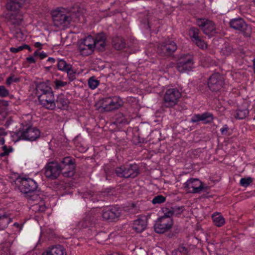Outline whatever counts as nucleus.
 Returning <instances> with one entry per match:
<instances>
[{
	"instance_id": "obj_57",
	"label": "nucleus",
	"mask_w": 255,
	"mask_h": 255,
	"mask_svg": "<svg viewBox=\"0 0 255 255\" xmlns=\"http://www.w3.org/2000/svg\"><path fill=\"white\" fill-rule=\"evenodd\" d=\"M5 143V139L3 137H2L0 139V145H4Z\"/></svg>"
},
{
	"instance_id": "obj_33",
	"label": "nucleus",
	"mask_w": 255,
	"mask_h": 255,
	"mask_svg": "<svg viewBox=\"0 0 255 255\" xmlns=\"http://www.w3.org/2000/svg\"><path fill=\"white\" fill-rule=\"evenodd\" d=\"M233 52V47L229 43H225L221 50V53L225 56L231 55Z\"/></svg>"
},
{
	"instance_id": "obj_7",
	"label": "nucleus",
	"mask_w": 255,
	"mask_h": 255,
	"mask_svg": "<svg viewBox=\"0 0 255 255\" xmlns=\"http://www.w3.org/2000/svg\"><path fill=\"white\" fill-rule=\"evenodd\" d=\"M196 23L203 33L209 37H213L217 34L216 24L212 20L205 18H198Z\"/></svg>"
},
{
	"instance_id": "obj_60",
	"label": "nucleus",
	"mask_w": 255,
	"mask_h": 255,
	"mask_svg": "<svg viewBox=\"0 0 255 255\" xmlns=\"http://www.w3.org/2000/svg\"><path fill=\"white\" fill-rule=\"evenodd\" d=\"M138 142L139 143H141V142H143V140H142V141L141 140H139Z\"/></svg>"
},
{
	"instance_id": "obj_51",
	"label": "nucleus",
	"mask_w": 255,
	"mask_h": 255,
	"mask_svg": "<svg viewBox=\"0 0 255 255\" xmlns=\"http://www.w3.org/2000/svg\"><path fill=\"white\" fill-rule=\"evenodd\" d=\"M39 57L40 59H43L47 57V54L42 51V52H40Z\"/></svg>"
},
{
	"instance_id": "obj_14",
	"label": "nucleus",
	"mask_w": 255,
	"mask_h": 255,
	"mask_svg": "<svg viewBox=\"0 0 255 255\" xmlns=\"http://www.w3.org/2000/svg\"><path fill=\"white\" fill-rule=\"evenodd\" d=\"M194 63L192 56L182 54L177 61L176 69L181 73L190 71L193 68Z\"/></svg>"
},
{
	"instance_id": "obj_13",
	"label": "nucleus",
	"mask_w": 255,
	"mask_h": 255,
	"mask_svg": "<svg viewBox=\"0 0 255 255\" xmlns=\"http://www.w3.org/2000/svg\"><path fill=\"white\" fill-rule=\"evenodd\" d=\"M225 84V79L219 73L212 74L208 79V87L212 92L220 91Z\"/></svg>"
},
{
	"instance_id": "obj_49",
	"label": "nucleus",
	"mask_w": 255,
	"mask_h": 255,
	"mask_svg": "<svg viewBox=\"0 0 255 255\" xmlns=\"http://www.w3.org/2000/svg\"><path fill=\"white\" fill-rule=\"evenodd\" d=\"M228 126L227 125H225L224 127L220 129L221 134L223 135H226L228 131Z\"/></svg>"
},
{
	"instance_id": "obj_11",
	"label": "nucleus",
	"mask_w": 255,
	"mask_h": 255,
	"mask_svg": "<svg viewBox=\"0 0 255 255\" xmlns=\"http://www.w3.org/2000/svg\"><path fill=\"white\" fill-rule=\"evenodd\" d=\"M181 96V93L177 89H167L164 95V106L166 108L173 107L177 104Z\"/></svg>"
},
{
	"instance_id": "obj_39",
	"label": "nucleus",
	"mask_w": 255,
	"mask_h": 255,
	"mask_svg": "<svg viewBox=\"0 0 255 255\" xmlns=\"http://www.w3.org/2000/svg\"><path fill=\"white\" fill-rule=\"evenodd\" d=\"M3 152L0 153V157H4L9 155V153L13 151V148L11 146L7 147L6 145H4L2 147Z\"/></svg>"
},
{
	"instance_id": "obj_59",
	"label": "nucleus",
	"mask_w": 255,
	"mask_h": 255,
	"mask_svg": "<svg viewBox=\"0 0 255 255\" xmlns=\"http://www.w3.org/2000/svg\"><path fill=\"white\" fill-rule=\"evenodd\" d=\"M13 226H14V227H16V228H18V227H19V224H18V223H14Z\"/></svg>"
},
{
	"instance_id": "obj_44",
	"label": "nucleus",
	"mask_w": 255,
	"mask_h": 255,
	"mask_svg": "<svg viewBox=\"0 0 255 255\" xmlns=\"http://www.w3.org/2000/svg\"><path fill=\"white\" fill-rule=\"evenodd\" d=\"M24 35L20 29H17L14 32V37L19 41L23 40Z\"/></svg>"
},
{
	"instance_id": "obj_15",
	"label": "nucleus",
	"mask_w": 255,
	"mask_h": 255,
	"mask_svg": "<svg viewBox=\"0 0 255 255\" xmlns=\"http://www.w3.org/2000/svg\"><path fill=\"white\" fill-rule=\"evenodd\" d=\"M177 49V46L173 41L168 39L160 43L157 47V52L162 56H170Z\"/></svg>"
},
{
	"instance_id": "obj_28",
	"label": "nucleus",
	"mask_w": 255,
	"mask_h": 255,
	"mask_svg": "<svg viewBox=\"0 0 255 255\" xmlns=\"http://www.w3.org/2000/svg\"><path fill=\"white\" fill-rule=\"evenodd\" d=\"M249 113L247 109H238L234 112L233 115L237 119L243 120L247 117Z\"/></svg>"
},
{
	"instance_id": "obj_56",
	"label": "nucleus",
	"mask_w": 255,
	"mask_h": 255,
	"mask_svg": "<svg viewBox=\"0 0 255 255\" xmlns=\"http://www.w3.org/2000/svg\"><path fill=\"white\" fill-rule=\"evenodd\" d=\"M23 46H24V49H28L29 51H30L31 50V49L30 48V47L28 45H27V44H23Z\"/></svg>"
},
{
	"instance_id": "obj_2",
	"label": "nucleus",
	"mask_w": 255,
	"mask_h": 255,
	"mask_svg": "<svg viewBox=\"0 0 255 255\" xmlns=\"http://www.w3.org/2000/svg\"><path fill=\"white\" fill-rule=\"evenodd\" d=\"M16 184L20 191L25 194V197L31 201H41L42 199L41 191L37 190L36 182L30 178L19 177L16 179Z\"/></svg>"
},
{
	"instance_id": "obj_32",
	"label": "nucleus",
	"mask_w": 255,
	"mask_h": 255,
	"mask_svg": "<svg viewBox=\"0 0 255 255\" xmlns=\"http://www.w3.org/2000/svg\"><path fill=\"white\" fill-rule=\"evenodd\" d=\"M108 239L109 236L107 233L105 232H99L95 236V239L99 244H103Z\"/></svg>"
},
{
	"instance_id": "obj_42",
	"label": "nucleus",
	"mask_w": 255,
	"mask_h": 255,
	"mask_svg": "<svg viewBox=\"0 0 255 255\" xmlns=\"http://www.w3.org/2000/svg\"><path fill=\"white\" fill-rule=\"evenodd\" d=\"M32 208L34 211L41 213L44 212L46 209V207L44 204L39 205L38 204H36L33 205Z\"/></svg>"
},
{
	"instance_id": "obj_52",
	"label": "nucleus",
	"mask_w": 255,
	"mask_h": 255,
	"mask_svg": "<svg viewBox=\"0 0 255 255\" xmlns=\"http://www.w3.org/2000/svg\"><path fill=\"white\" fill-rule=\"evenodd\" d=\"M6 135H7V132L5 131L4 129L3 128H0V136Z\"/></svg>"
},
{
	"instance_id": "obj_21",
	"label": "nucleus",
	"mask_w": 255,
	"mask_h": 255,
	"mask_svg": "<svg viewBox=\"0 0 255 255\" xmlns=\"http://www.w3.org/2000/svg\"><path fill=\"white\" fill-rule=\"evenodd\" d=\"M12 221L11 214L5 209H0V230H3Z\"/></svg>"
},
{
	"instance_id": "obj_16",
	"label": "nucleus",
	"mask_w": 255,
	"mask_h": 255,
	"mask_svg": "<svg viewBox=\"0 0 255 255\" xmlns=\"http://www.w3.org/2000/svg\"><path fill=\"white\" fill-rule=\"evenodd\" d=\"M93 41L94 38L91 35H89L80 42L78 49L82 55L86 56L93 53L95 48Z\"/></svg>"
},
{
	"instance_id": "obj_31",
	"label": "nucleus",
	"mask_w": 255,
	"mask_h": 255,
	"mask_svg": "<svg viewBox=\"0 0 255 255\" xmlns=\"http://www.w3.org/2000/svg\"><path fill=\"white\" fill-rule=\"evenodd\" d=\"M189 35L192 41L193 40L196 39L199 37L200 30L197 27H191L189 29Z\"/></svg>"
},
{
	"instance_id": "obj_55",
	"label": "nucleus",
	"mask_w": 255,
	"mask_h": 255,
	"mask_svg": "<svg viewBox=\"0 0 255 255\" xmlns=\"http://www.w3.org/2000/svg\"><path fill=\"white\" fill-rule=\"evenodd\" d=\"M47 61L51 63H54L55 62V59L52 57H49L47 59Z\"/></svg>"
},
{
	"instance_id": "obj_64",
	"label": "nucleus",
	"mask_w": 255,
	"mask_h": 255,
	"mask_svg": "<svg viewBox=\"0 0 255 255\" xmlns=\"http://www.w3.org/2000/svg\"><path fill=\"white\" fill-rule=\"evenodd\" d=\"M252 1L255 3V0H252Z\"/></svg>"
},
{
	"instance_id": "obj_24",
	"label": "nucleus",
	"mask_w": 255,
	"mask_h": 255,
	"mask_svg": "<svg viewBox=\"0 0 255 255\" xmlns=\"http://www.w3.org/2000/svg\"><path fill=\"white\" fill-rule=\"evenodd\" d=\"M67 253L64 247L60 245L49 247L42 255H66Z\"/></svg>"
},
{
	"instance_id": "obj_37",
	"label": "nucleus",
	"mask_w": 255,
	"mask_h": 255,
	"mask_svg": "<svg viewBox=\"0 0 255 255\" xmlns=\"http://www.w3.org/2000/svg\"><path fill=\"white\" fill-rule=\"evenodd\" d=\"M99 84L100 81L96 79L94 76L90 77L88 80V86L92 90L96 89Z\"/></svg>"
},
{
	"instance_id": "obj_10",
	"label": "nucleus",
	"mask_w": 255,
	"mask_h": 255,
	"mask_svg": "<svg viewBox=\"0 0 255 255\" xmlns=\"http://www.w3.org/2000/svg\"><path fill=\"white\" fill-rule=\"evenodd\" d=\"M173 224L171 218L164 213L163 216L158 218L154 226V231L158 234H163L169 230Z\"/></svg>"
},
{
	"instance_id": "obj_1",
	"label": "nucleus",
	"mask_w": 255,
	"mask_h": 255,
	"mask_svg": "<svg viewBox=\"0 0 255 255\" xmlns=\"http://www.w3.org/2000/svg\"><path fill=\"white\" fill-rule=\"evenodd\" d=\"M75 159L66 156L59 162L53 161L47 163L45 167V175L51 180L57 178L61 174L65 177H71L75 174Z\"/></svg>"
},
{
	"instance_id": "obj_63",
	"label": "nucleus",
	"mask_w": 255,
	"mask_h": 255,
	"mask_svg": "<svg viewBox=\"0 0 255 255\" xmlns=\"http://www.w3.org/2000/svg\"><path fill=\"white\" fill-rule=\"evenodd\" d=\"M253 120H254V121H255V116L254 117Z\"/></svg>"
},
{
	"instance_id": "obj_27",
	"label": "nucleus",
	"mask_w": 255,
	"mask_h": 255,
	"mask_svg": "<svg viewBox=\"0 0 255 255\" xmlns=\"http://www.w3.org/2000/svg\"><path fill=\"white\" fill-rule=\"evenodd\" d=\"M113 47L117 50L123 49L126 47V43L123 37L120 36H115L113 38L112 41Z\"/></svg>"
},
{
	"instance_id": "obj_46",
	"label": "nucleus",
	"mask_w": 255,
	"mask_h": 255,
	"mask_svg": "<svg viewBox=\"0 0 255 255\" xmlns=\"http://www.w3.org/2000/svg\"><path fill=\"white\" fill-rule=\"evenodd\" d=\"M55 84V88L56 89H58L61 87H64L67 85L66 82L62 81L59 80H55L54 81Z\"/></svg>"
},
{
	"instance_id": "obj_9",
	"label": "nucleus",
	"mask_w": 255,
	"mask_h": 255,
	"mask_svg": "<svg viewBox=\"0 0 255 255\" xmlns=\"http://www.w3.org/2000/svg\"><path fill=\"white\" fill-rule=\"evenodd\" d=\"M183 188L187 193H200L203 190H207L208 186H204L203 183L198 178H191L183 185Z\"/></svg>"
},
{
	"instance_id": "obj_36",
	"label": "nucleus",
	"mask_w": 255,
	"mask_h": 255,
	"mask_svg": "<svg viewBox=\"0 0 255 255\" xmlns=\"http://www.w3.org/2000/svg\"><path fill=\"white\" fill-rule=\"evenodd\" d=\"M65 72L67 73L68 78L70 82L76 79V72L73 69L72 66L68 68Z\"/></svg>"
},
{
	"instance_id": "obj_38",
	"label": "nucleus",
	"mask_w": 255,
	"mask_h": 255,
	"mask_svg": "<svg viewBox=\"0 0 255 255\" xmlns=\"http://www.w3.org/2000/svg\"><path fill=\"white\" fill-rule=\"evenodd\" d=\"M192 42L201 49H204L207 48V44L201 38V37H199L197 39L193 40Z\"/></svg>"
},
{
	"instance_id": "obj_62",
	"label": "nucleus",
	"mask_w": 255,
	"mask_h": 255,
	"mask_svg": "<svg viewBox=\"0 0 255 255\" xmlns=\"http://www.w3.org/2000/svg\"><path fill=\"white\" fill-rule=\"evenodd\" d=\"M115 253H114V254H110V255H114Z\"/></svg>"
},
{
	"instance_id": "obj_12",
	"label": "nucleus",
	"mask_w": 255,
	"mask_h": 255,
	"mask_svg": "<svg viewBox=\"0 0 255 255\" xmlns=\"http://www.w3.org/2000/svg\"><path fill=\"white\" fill-rule=\"evenodd\" d=\"M52 18L54 25L57 27L66 26L72 20V17L69 13H65L61 10L53 11Z\"/></svg>"
},
{
	"instance_id": "obj_41",
	"label": "nucleus",
	"mask_w": 255,
	"mask_h": 255,
	"mask_svg": "<svg viewBox=\"0 0 255 255\" xmlns=\"http://www.w3.org/2000/svg\"><path fill=\"white\" fill-rule=\"evenodd\" d=\"M253 182V179L251 177L248 178H242L240 180V185L244 187H248L252 182Z\"/></svg>"
},
{
	"instance_id": "obj_19",
	"label": "nucleus",
	"mask_w": 255,
	"mask_h": 255,
	"mask_svg": "<svg viewBox=\"0 0 255 255\" xmlns=\"http://www.w3.org/2000/svg\"><path fill=\"white\" fill-rule=\"evenodd\" d=\"M38 100L40 104L47 109L52 110L56 107L53 93H50L46 96L43 95V96L38 99Z\"/></svg>"
},
{
	"instance_id": "obj_22",
	"label": "nucleus",
	"mask_w": 255,
	"mask_h": 255,
	"mask_svg": "<svg viewBox=\"0 0 255 255\" xmlns=\"http://www.w3.org/2000/svg\"><path fill=\"white\" fill-rule=\"evenodd\" d=\"M36 94L39 99L42 96L47 95L50 93H53L51 87L46 83L40 82L36 86Z\"/></svg>"
},
{
	"instance_id": "obj_58",
	"label": "nucleus",
	"mask_w": 255,
	"mask_h": 255,
	"mask_svg": "<svg viewBox=\"0 0 255 255\" xmlns=\"http://www.w3.org/2000/svg\"><path fill=\"white\" fill-rule=\"evenodd\" d=\"M39 53H40V52H39L38 50H36L34 52L33 55L34 56H39Z\"/></svg>"
},
{
	"instance_id": "obj_25",
	"label": "nucleus",
	"mask_w": 255,
	"mask_h": 255,
	"mask_svg": "<svg viewBox=\"0 0 255 255\" xmlns=\"http://www.w3.org/2000/svg\"><path fill=\"white\" fill-rule=\"evenodd\" d=\"M147 224V219L146 217L139 218L134 221L132 229L137 233H140L145 230Z\"/></svg>"
},
{
	"instance_id": "obj_23",
	"label": "nucleus",
	"mask_w": 255,
	"mask_h": 255,
	"mask_svg": "<svg viewBox=\"0 0 255 255\" xmlns=\"http://www.w3.org/2000/svg\"><path fill=\"white\" fill-rule=\"evenodd\" d=\"M213 115L208 112H205L202 114H195L191 119V122L195 123L198 122L202 121L204 124L211 123L213 121Z\"/></svg>"
},
{
	"instance_id": "obj_6",
	"label": "nucleus",
	"mask_w": 255,
	"mask_h": 255,
	"mask_svg": "<svg viewBox=\"0 0 255 255\" xmlns=\"http://www.w3.org/2000/svg\"><path fill=\"white\" fill-rule=\"evenodd\" d=\"M115 172L118 177L125 178H134L139 174V166L137 164H131L127 166L117 167Z\"/></svg>"
},
{
	"instance_id": "obj_40",
	"label": "nucleus",
	"mask_w": 255,
	"mask_h": 255,
	"mask_svg": "<svg viewBox=\"0 0 255 255\" xmlns=\"http://www.w3.org/2000/svg\"><path fill=\"white\" fill-rule=\"evenodd\" d=\"M166 201V197L159 195H157L153 198L152 200V203L153 204H161L165 202Z\"/></svg>"
},
{
	"instance_id": "obj_43",
	"label": "nucleus",
	"mask_w": 255,
	"mask_h": 255,
	"mask_svg": "<svg viewBox=\"0 0 255 255\" xmlns=\"http://www.w3.org/2000/svg\"><path fill=\"white\" fill-rule=\"evenodd\" d=\"M80 225L83 228L89 227L91 225V221L89 220V217L87 216L80 223Z\"/></svg>"
},
{
	"instance_id": "obj_47",
	"label": "nucleus",
	"mask_w": 255,
	"mask_h": 255,
	"mask_svg": "<svg viewBox=\"0 0 255 255\" xmlns=\"http://www.w3.org/2000/svg\"><path fill=\"white\" fill-rule=\"evenodd\" d=\"M19 81V78L14 77V76H11L7 79L6 83L8 85H10L12 82L16 83Z\"/></svg>"
},
{
	"instance_id": "obj_5",
	"label": "nucleus",
	"mask_w": 255,
	"mask_h": 255,
	"mask_svg": "<svg viewBox=\"0 0 255 255\" xmlns=\"http://www.w3.org/2000/svg\"><path fill=\"white\" fill-rule=\"evenodd\" d=\"M99 103L104 112H111L119 109L124 105L123 100L119 97H108L101 100Z\"/></svg>"
},
{
	"instance_id": "obj_17",
	"label": "nucleus",
	"mask_w": 255,
	"mask_h": 255,
	"mask_svg": "<svg viewBox=\"0 0 255 255\" xmlns=\"http://www.w3.org/2000/svg\"><path fill=\"white\" fill-rule=\"evenodd\" d=\"M121 215V209L118 207L107 208L102 211L103 219L109 222L118 221Z\"/></svg>"
},
{
	"instance_id": "obj_34",
	"label": "nucleus",
	"mask_w": 255,
	"mask_h": 255,
	"mask_svg": "<svg viewBox=\"0 0 255 255\" xmlns=\"http://www.w3.org/2000/svg\"><path fill=\"white\" fill-rule=\"evenodd\" d=\"M117 124L126 125L128 123V119L126 117L121 113L117 114L116 116V121Z\"/></svg>"
},
{
	"instance_id": "obj_29",
	"label": "nucleus",
	"mask_w": 255,
	"mask_h": 255,
	"mask_svg": "<svg viewBox=\"0 0 255 255\" xmlns=\"http://www.w3.org/2000/svg\"><path fill=\"white\" fill-rule=\"evenodd\" d=\"M212 218L214 224L217 227H222L225 223L224 217L218 213L213 214Z\"/></svg>"
},
{
	"instance_id": "obj_20",
	"label": "nucleus",
	"mask_w": 255,
	"mask_h": 255,
	"mask_svg": "<svg viewBox=\"0 0 255 255\" xmlns=\"http://www.w3.org/2000/svg\"><path fill=\"white\" fill-rule=\"evenodd\" d=\"M107 38V35L104 32L97 34L93 41L95 48L100 51H104L106 46Z\"/></svg>"
},
{
	"instance_id": "obj_53",
	"label": "nucleus",
	"mask_w": 255,
	"mask_h": 255,
	"mask_svg": "<svg viewBox=\"0 0 255 255\" xmlns=\"http://www.w3.org/2000/svg\"><path fill=\"white\" fill-rule=\"evenodd\" d=\"M34 46L35 47L39 48V49H42V44L40 42H37L35 43Z\"/></svg>"
},
{
	"instance_id": "obj_18",
	"label": "nucleus",
	"mask_w": 255,
	"mask_h": 255,
	"mask_svg": "<svg viewBox=\"0 0 255 255\" xmlns=\"http://www.w3.org/2000/svg\"><path fill=\"white\" fill-rule=\"evenodd\" d=\"M183 210L184 206H177L170 203L166 204L165 207L162 208V212L171 218L173 215L178 216L181 215Z\"/></svg>"
},
{
	"instance_id": "obj_50",
	"label": "nucleus",
	"mask_w": 255,
	"mask_h": 255,
	"mask_svg": "<svg viewBox=\"0 0 255 255\" xmlns=\"http://www.w3.org/2000/svg\"><path fill=\"white\" fill-rule=\"evenodd\" d=\"M26 59V61L29 63H35L36 62V60L33 56L28 57Z\"/></svg>"
},
{
	"instance_id": "obj_4",
	"label": "nucleus",
	"mask_w": 255,
	"mask_h": 255,
	"mask_svg": "<svg viewBox=\"0 0 255 255\" xmlns=\"http://www.w3.org/2000/svg\"><path fill=\"white\" fill-rule=\"evenodd\" d=\"M16 135L19 140L33 141L39 138L40 131L39 129L33 127L31 125L22 123Z\"/></svg>"
},
{
	"instance_id": "obj_54",
	"label": "nucleus",
	"mask_w": 255,
	"mask_h": 255,
	"mask_svg": "<svg viewBox=\"0 0 255 255\" xmlns=\"http://www.w3.org/2000/svg\"><path fill=\"white\" fill-rule=\"evenodd\" d=\"M106 174V179H108V176H110L111 174V173H114V171L112 172V173H111L110 171L108 172V169H105Z\"/></svg>"
},
{
	"instance_id": "obj_35",
	"label": "nucleus",
	"mask_w": 255,
	"mask_h": 255,
	"mask_svg": "<svg viewBox=\"0 0 255 255\" xmlns=\"http://www.w3.org/2000/svg\"><path fill=\"white\" fill-rule=\"evenodd\" d=\"M188 253V249L183 246H179L171 252V255H187Z\"/></svg>"
},
{
	"instance_id": "obj_45",
	"label": "nucleus",
	"mask_w": 255,
	"mask_h": 255,
	"mask_svg": "<svg viewBox=\"0 0 255 255\" xmlns=\"http://www.w3.org/2000/svg\"><path fill=\"white\" fill-rule=\"evenodd\" d=\"M9 91L4 86H0V97H5L8 96Z\"/></svg>"
},
{
	"instance_id": "obj_30",
	"label": "nucleus",
	"mask_w": 255,
	"mask_h": 255,
	"mask_svg": "<svg viewBox=\"0 0 255 255\" xmlns=\"http://www.w3.org/2000/svg\"><path fill=\"white\" fill-rule=\"evenodd\" d=\"M72 65L67 63L64 59H58L57 61V68L59 70L65 72L68 68Z\"/></svg>"
},
{
	"instance_id": "obj_61",
	"label": "nucleus",
	"mask_w": 255,
	"mask_h": 255,
	"mask_svg": "<svg viewBox=\"0 0 255 255\" xmlns=\"http://www.w3.org/2000/svg\"><path fill=\"white\" fill-rule=\"evenodd\" d=\"M51 68V66L48 67L46 68L49 69Z\"/></svg>"
},
{
	"instance_id": "obj_3",
	"label": "nucleus",
	"mask_w": 255,
	"mask_h": 255,
	"mask_svg": "<svg viewBox=\"0 0 255 255\" xmlns=\"http://www.w3.org/2000/svg\"><path fill=\"white\" fill-rule=\"evenodd\" d=\"M25 2V0H8L6 4V8L10 11L7 14L8 21L12 25L19 26L23 20L22 12L20 8Z\"/></svg>"
},
{
	"instance_id": "obj_8",
	"label": "nucleus",
	"mask_w": 255,
	"mask_h": 255,
	"mask_svg": "<svg viewBox=\"0 0 255 255\" xmlns=\"http://www.w3.org/2000/svg\"><path fill=\"white\" fill-rule=\"evenodd\" d=\"M230 27L236 30L240 31L245 37H249L252 34V28L242 18H236L230 20Z\"/></svg>"
},
{
	"instance_id": "obj_48",
	"label": "nucleus",
	"mask_w": 255,
	"mask_h": 255,
	"mask_svg": "<svg viewBox=\"0 0 255 255\" xmlns=\"http://www.w3.org/2000/svg\"><path fill=\"white\" fill-rule=\"evenodd\" d=\"M24 49L23 45L19 46L18 47H11L10 48V51L12 53H17L20 51Z\"/></svg>"
},
{
	"instance_id": "obj_26",
	"label": "nucleus",
	"mask_w": 255,
	"mask_h": 255,
	"mask_svg": "<svg viewBox=\"0 0 255 255\" xmlns=\"http://www.w3.org/2000/svg\"><path fill=\"white\" fill-rule=\"evenodd\" d=\"M55 103H56V107L58 108L66 109L68 107L69 101L63 94H60L57 97Z\"/></svg>"
}]
</instances>
